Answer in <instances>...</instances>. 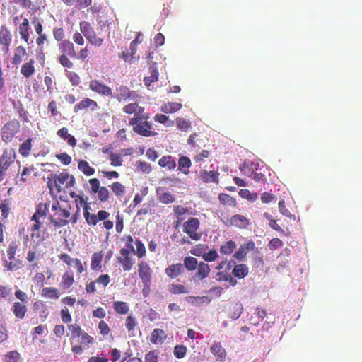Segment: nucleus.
Listing matches in <instances>:
<instances>
[{
    "label": "nucleus",
    "mask_w": 362,
    "mask_h": 362,
    "mask_svg": "<svg viewBox=\"0 0 362 362\" xmlns=\"http://www.w3.org/2000/svg\"><path fill=\"white\" fill-rule=\"evenodd\" d=\"M211 353L218 361L223 362L226 360V351L220 343H214L210 348Z\"/></svg>",
    "instance_id": "5701e85b"
},
{
    "label": "nucleus",
    "mask_w": 362,
    "mask_h": 362,
    "mask_svg": "<svg viewBox=\"0 0 362 362\" xmlns=\"http://www.w3.org/2000/svg\"><path fill=\"white\" fill-rule=\"evenodd\" d=\"M90 209L89 204H85L83 216L89 226H95L99 221H104L110 216V213L105 210H100L97 214H92L89 212Z\"/></svg>",
    "instance_id": "0eeeda50"
},
{
    "label": "nucleus",
    "mask_w": 362,
    "mask_h": 362,
    "mask_svg": "<svg viewBox=\"0 0 362 362\" xmlns=\"http://www.w3.org/2000/svg\"><path fill=\"white\" fill-rule=\"evenodd\" d=\"M135 166L138 171L145 173H149L151 171V167L149 163L146 161L139 160L136 162Z\"/></svg>",
    "instance_id": "6e6d98bb"
},
{
    "label": "nucleus",
    "mask_w": 362,
    "mask_h": 362,
    "mask_svg": "<svg viewBox=\"0 0 362 362\" xmlns=\"http://www.w3.org/2000/svg\"><path fill=\"white\" fill-rule=\"evenodd\" d=\"M18 248V245L16 241H12L8 245V247L6 250L7 257L9 260H13L15 258L16 252Z\"/></svg>",
    "instance_id": "e2e57ef3"
},
{
    "label": "nucleus",
    "mask_w": 362,
    "mask_h": 362,
    "mask_svg": "<svg viewBox=\"0 0 362 362\" xmlns=\"http://www.w3.org/2000/svg\"><path fill=\"white\" fill-rule=\"evenodd\" d=\"M138 274L144 287H149L151 283L152 271L149 264L145 261L138 264Z\"/></svg>",
    "instance_id": "1a4fd4ad"
},
{
    "label": "nucleus",
    "mask_w": 362,
    "mask_h": 362,
    "mask_svg": "<svg viewBox=\"0 0 362 362\" xmlns=\"http://www.w3.org/2000/svg\"><path fill=\"white\" fill-rule=\"evenodd\" d=\"M35 62L34 59H30L28 62H25L22 65L21 68V73L24 77L28 78L35 73Z\"/></svg>",
    "instance_id": "bb28decb"
},
{
    "label": "nucleus",
    "mask_w": 362,
    "mask_h": 362,
    "mask_svg": "<svg viewBox=\"0 0 362 362\" xmlns=\"http://www.w3.org/2000/svg\"><path fill=\"white\" fill-rule=\"evenodd\" d=\"M158 197L160 202L168 204L174 202L175 197L169 192H158Z\"/></svg>",
    "instance_id": "8fccbe9b"
},
{
    "label": "nucleus",
    "mask_w": 362,
    "mask_h": 362,
    "mask_svg": "<svg viewBox=\"0 0 362 362\" xmlns=\"http://www.w3.org/2000/svg\"><path fill=\"white\" fill-rule=\"evenodd\" d=\"M79 337H81L80 344L84 348L88 347L94 341V339L86 332H83Z\"/></svg>",
    "instance_id": "5fc2aeb1"
},
{
    "label": "nucleus",
    "mask_w": 362,
    "mask_h": 362,
    "mask_svg": "<svg viewBox=\"0 0 362 362\" xmlns=\"http://www.w3.org/2000/svg\"><path fill=\"white\" fill-rule=\"evenodd\" d=\"M52 180L58 192L62 190V186L64 185L66 188H71L74 186L76 181L73 175H70L68 171L64 170L59 174H52Z\"/></svg>",
    "instance_id": "7ed1b4c3"
},
{
    "label": "nucleus",
    "mask_w": 362,
    "mask_h": 362,
    "mask_svg": "<svg viewBox=\"0 0 362 362\" xmlns=\"http://www.w3.org/2000/svg\"><path fill=\"white\" fill-rule=\"evenodd\" d=\"M183 272L184 267L181 263L173 264L165 269V274L172 279L180 276Z\"/></svg>",
    "instance_id": "a211bd4d"
},
{
    "label": "nucleus",
    "mask_w": 362,
    "mask_h": 362,
    "mask_svg": "<svg viewBox=\"0 0 362 362\" xmlns=\"http://www.w3.org/2000/svg\"><path fill=\"white\" fill-rule=\"evenodd\" d=\"M89 88L95 93L103 96H112V92L110 87L103 82L93 79L89 82Z\"/></svg>",
    "instance_id": "9d476101"
},
{
    "label": "nucleus",
    "mask_w": 362,
    "mask_h": 362,
    "mask_svg": "<svg viewBox=\"0 0 362 362\" xmlns=\"http://www.w3.org/2000/svg\"><path fill=\"white\" fill-rule=\"evenodd\" d=\"M24 303L15 302L12 307V311L15 317L18 319L22 320L25 317L27 313V307L23 304Z\"/></svg>",
    "instance_id": "cd10ccee"
},
{
    "label": "nucleus",
    "mask_w": 362,
    "mask_h": 362,
    "mask_svg": "<svg viewBox=\"0 0 362 362\" xmlns=\"http://www.w3.org/2000/svg\"><path fill=\"white\" fill-rule=\"evenodd\" d=\"M154 120L160 124H165L167 127H171L173 125V121H169L168 117L163 114H156L154 116Z\"/></svg>",
    "instance_id": "680f3d73"
},
{
    "label": "nucleus",
    "mask_w": 362,
    "mask_h": 362,
    "mask_svg": "<svg viewBox=\"0 0 362 362\" xmlns=\"http://www.w3.org/2000/svg\"><path fill=\"white\" fill-rule=\"evenodd\" d=\"M11 203V199H5L0 202V211L2 218L6 219L8 218Z\"/></svg>",
    "instance_id": "a19ab883"
},
{
    "label": "nucleus",
    "mask_w": 362,
    "mask_h": 362,
    "mask_svg": "<svg viewBox=\"0 0 362 362\" xmlns=\"http://www.w3.org/2000/svg\"><path fill=\"white\" fill-rule=\"evenodd\" d=\"M235 248L236 243L233 240H230L227 241L224 245L221 246L220 252L222 255H230Z\"/></svg>",
    "instance_id": "49530a36"
},
{
    "label": "nucleus",
    "mask_w": 362,
    "mask_h": 362,
    "mask_svg": "<svg viewBox=\"0 0 362 362\" xmlns=\"http://www.w3.org/2000/svg\"><path fill=\"white\" fill-rule=\"evenodd\" d=\"M41 296L45 298L58 299L60 296V293L56 288L45 287L42 289Z\"/></svg>",
    "instance_id": "f704fd0d"
},
{
    "label": "nucleus",
    "mask_w": 362,
    "mask_h": 362,
    "mask_svg": "<svg viewBox=\"0 0 362 362\" xmlns=\"http://www.w3.org/2000/svg\"><path fill=\"white\" fill-rule=\"evenodd\" d=\"M86 38L88 40V42L95 46L100 47L103 43V39L101 37H98L96 36L95 32L93 30L90 32V34L86 37Z\"/></svg>",
    "instance_id": "603ef678"
},
{
    "label": "nucleus",
    "mask_w": 362,
    "mask_h": 362,
    "mask_svg": "<svg viewBox=\"0 0 362 362\" xmlns=\"http://www.w3.org/2000/svg\"><path fill=\"white\" fill-rule=\"evenodd\" d=\"M26 54L27 52L23 46L19 45L16 47L14 49V54L11 59L12 64L16 66L20 64Z\"/></svg>",
    "instance_id": "b1692460"
},
{
    "label": "nucleus",
    "mask_w": 362,
    "mask_h": 362,
    "mask_svg": "<svg viewBox=\"0 0 362 362\" xmlns=\"http://www.w3.org/2000/svg\"><path fill=\"white\" fill-rule=\"evenodd\" d=\"M150 71L151 76L148 77H145L144 79L145 85L147 86H150L151 83L157 81L158 79V73L156 71V69L153 67H151Z\"/></svg>",
    "instance_id": "4d7b16f0"
},
{
    "label": "nucleus",
    "mask_w": 362,
    "mask_h": 362,
    "mask_svg": "<svg viewBox=\"0 0 362 362\" xmlns=\"http://www.w3.org/2000/svg\"><path fill=\"white\" fill-rule=\"evenodd\" d=\"M239 195L242 198H245L248 201H250V202H255L258 197V195L257 193H252L248 189H240L239 192Z\"/></svg>",
    "instance_id": "052dcab7"
},
{
    "label": "nucleus",
    "mask_w": 362,
    "mask_h": 362,
    "mask_svg": "<svg viewBox=\"0 0 362 362\" xmlns=\"http://www.w3.org/2000/svg\"><path fill=\"white\" fill-rule=\"evenodd\" d=\"M54 214L49 216V219L55 228L64 227L69 224L68 218L71 216L69 209L62 208L58 200H55L51 206Z\"/></svg>",
    "instance_id": "f03ea898"
},
{
    "label": "nucleus",
    "mask_w": 362,
    "mask_h": 362,
    "mask_svg": "<svg viewBox=\"0 0 362 362\" xmlns=\"http://www.w3.org/2000/svg\"><path fill=\"white\" fill-rule=\"evenodd\" d=\"M249 268L245 264H235L232 270V274L238 279H243L248 275Z\"/></svg>",
    "instance_id": "393cba45"
},
{
    "label": "nucleus",
    "mask_w": 362,
    "mask_h": 362,
    "mask_svg": "<svg viewBox=\"0 0 362 362\" xmlns=\"http://www.w3.org/2000/svg\"><path fill=\"white\" fill-rule=\"evenodd\" d=\"M166 338L165 332L161 329L156 328L153 329L151 336V341L155 344H161Z\"/></svg>",
    "instance_id": "72a5a7b5"
},
{
    "label": "nucleus",
    "mask_w": 362,
    "mask_h": 362,
    "mask_svg": "<svg viewBox=\"0 0 362 362\" xmlns=\"http://www.w3.org/2000/svg\"><path fill=\"white\" fill-rule=\"evenodd\" d=\"M20 354L16 351H11L5 355L6 362H19Z\"/></svg>",
    "instance_id": "774afa93"
},
{
    "label": "nucleus",
    "mask_w": 362,
    "mask_h": 362,
    "mask_svg": "<svg viewBox=\"0 0 362 362\" xmlns=\"http://www.w3.org/2000/svg\"><path fill=\"white\" fill-rule=\"evenodd\" d=\"M243 308L241 303H236L232 305L230 310V316L233 320L238 319L242 314Z\"/></svg>",
    "instance_id": "3c124183"
},
{
    "label": "nucleus",
    "mask_w": 362,
    "mask_h": 362,
    "mask_svg": "<svg viewBox=\"0 0 362 362\" xmlns=\"http://www.w3.org/2000/svg\"><path fill=\"white\" fill-rule=\"evenodd\" d=\"M117 90L118 93L115 98L119 102L134 100L139 97L136 91L131 90L127 86L121 85Z\"/></svg>",
    "instance_id": "9b49d317"
},
{
    "label": "nucleus",
    "mask_w": 362,
    "mask_h": 362,
    "mask_svg": "<svg viewBox=\"0 0 362 362\" xmlns=\"http://www.w3.org/2000/svg\"><path fill=\"white\" fill-rule=\"evenodd\" d=\"M97 194L98 199L100 202H105L110 198V192L106 187L102 186Z\"/></svg>",
    "instance_id": "13d9d810"
},
{
    "label": "nucleus",
    "mask_w": 362,
    "mask_h": 362,
    "mask_svg": "<svg viewBox=\"0 0 362 362\" xmlns=\"http://www.w3.org/2000/svg\"><path fill=\"white\" fill-rule=\"evenodd\" d=\"M120 256L117 257L118 262L122 264L124 271H130L134 264V259L130 256V252L126 248L119 251Z\"/></svg>",
    "instance_id": "f8f14e48"
},
{
    "label": "nucleus",
    "mask_w": 362,
    "mask_h": 362,
    "mask_svg": "<svg viewBox=\"0 0 362 362\" xmlns=\"http://www.w3.org/2000/svg\"><path fill=\"white\" fill-rule=\"evenodd\" d=\"M110 165L114 167L121 166L122 165L123 159L121 155L114 153L112 151L110 152Z\"/></svg>",
    "instance_id": "864d4df0"
},
{
    "label": "nucleus",
    "mask_w": 362,
    "mask_h": 362,
    "mask_svg": "<svg viewBox=\"0 0 362 362\" xmlns=\"http://www.w3.org/2000/svg\"><path fill=\"white\" fill-rule=\"evenodd\" d=\"M67 327L68 329L71 332V343H73V341L76 338L79 337L82 334L83 331L82 330L81 326L77 323L69 324Z\"/></svg>",
    "instance_id": "4c0bfd02"
},
{
    "label": "nucleus",
    "mask_w": 362,
    "mask_h": 362,
    "mask_svg": "<svg viewBox=\"0 0 362 362\" xmlns=\"http://www.w3.org/2000/svg\"><path fill=\"white\" fill-rule=\"evenodd\" d=\"M57 135L64 140H67V143L70 146L74 147L76 146V139L74 136L69 134L68 129L66 127L59 129L57 132Z\"/></svg>",
    "instance_id": "a878e982"
},
{
    "label": "nucleus",
    "mask_w": 362,
    "mask_h": 362,
    "mask_svg": "<svg viewBox=\"0 0 362 362\" xmlns=\"http://www.w3.org/2000/svg\"><path fill=\"white\" fill-rule=\"evenodd\" d=\"M113 308L118 314L125 315L128 313L129 308L126 302L115 301L113 303Z\"/></svg>",
    "instance_id": "a18cd8bd"
},
{
    "label": "nucleus",
    "mask_w": 362,
    "mask_h": 362,
    "mask_svg": "<svg viewBox=\"0 0 362 362\" xmlns=\"http://www.w3.org/2000/svg\"><path fill=\"white\" fill-rule=\"evenodd\" d=\"M150 115L148 112L139 117H132L129 119V124L133 127V131L138 135L144 137L155 136L158 133L154 130L153 124L148 122Z\"/></svg>",
    "instance_id": "f257e3e1"
},
{
    "label": "nucleus",
    "mask_w": 362,
    "mask_h": 362,
    "mask_svg": "<svg viewBox=\"0 0 362 362\" xmlns=\"http://www.w3.org/2000/svg\"><path fill=\"white\" fill-rule=\"evenodd\" d=\"M145 109L137 103H130L122 107V111L127 115L134 114L133 117H139L145 114Z\"/></svg>",
    "instance_id": "dca6fc26"
},
{
    "label": "nucleus",
    "mask_w": 362,
    "mask_h": 362,
    "mask_svg": "<svg viewBox=\"0 0 362 362\" xmlns=\"http://www.w3.org/2000/svg\"><path fill=\"white\" fill-rule=\"evenodd\" d=\"M177 128L183 132H187L191 129V123L182 118L177 117L176 119Z\"/></svg>",
    "instance_id": "bf43d9fd"
},
{
    "label": "nucleus",
    "mask_w": 362,
    "mask_h": 362,
    "mask_svg": "<svg viewBox=\"0 0 362 362\" xmlns=\"http://www.w3.org/2000/svg\"><path fill=\"white\" fill-rule=\"evenodd\" d=\"M103 257V253L102 251L94 252L91 257L90 261V269L93 271H100L102 268L101 262Z\"/></svg>",
    "instance_id": "c85d7f7f"
},
{
    "label": "nucleus",
    "mask_w": 362,
    "mask_h": 362,
    "mask_svg": "<svg viewBox=\"0 0 362 362\" xmlns=\"http://www.w3.org/2000/svg\"><path fill=\"white\" fill-rule=\"evenodd\" d=\"M59 49L62 54L68 55L71 57H76V53L74 49V46L69 40H63L59 45Z\"/></svg>",
    "instance_id": "412c9836"
},
{
    "label": "nucleus",
    "mask_w": 362,
    "mask_h": 362,
    "mask_svg": "<svg viewBox=\"0 0 362 362\" xmlns=\"http://www.w3.org/2000/svg\"><path fill=\"white\" fill-rule=\"evenodd\" d=\"M187 300L191 304L199 306L204 304H209L211 302V298L208 296H188Z\"/></svg>",
    "instance_id": "58836bf2"
},
{
    "label": "nucleus",
    "mask_w": 362,
    "mask_h": 362,
    "mask_svg": "<svg viewBox=\"0 0 362 362\" xmlns=\"http://www.w3.org/2000/svg\"><path fill=\"white\" fill-rule=\"evenodd\" d=\"M219 173L215 170L207 171L203 170L200 171L199 178L204 183L217 182L218 180Z\"/></svg>",
    "instance_id": "6ab92c4d"
},
{
    "label": "nucleus",
    "mask_w": 362,
    "mask_h": 362,
    "mask_svg": "<svg viewBox=\"0 0 362 362\" xmlns=\"http://www.w3.org/2000/svg\"><path fill=\"white\" fill-rule=\"evenodd\" d=\"M49 206L50 202L38 204L36 206L35 212L31 216L30 220L34 221V223H41L40 218L41 217L45 218L47 215Z\"/></svg>",
    "instance_id": "2eb2a0df"
},
{
    "label": "nucleus",
    "mask_w": 362,
    "mask_h": 362,
    "mask_svg": "<svg viewBox=\"0 0 362 362\" xmlns=\"http://www.w3.org/2000/svg\"><path fill=\"white\" fill-rule=\"evenodd\" d=\"M29 30V21L28 18H24L18 27V30L21 39H23L28 44L30 38Z\"/></svg>",
    "instance_id": "7c9ffc66"
},
{
    "label": "nucleus",
    "mask_w": 362,
    "mask_h": 362,
    "mask_svg": "<svg viewBox=\"0 0 362 362\" xmlns=\"http://www.w3.org/2000/svg\"><path fill=\"white\" fill-rule=\"evenodd\" d=\"M170 293L174 295H179L189 293V290L182 284H172L168 287Z\"/></svg>",
    "instance_id": "37998d69"
},
{
    "label": "nucleus",
    "mask_w": 362,
    "mask_h": 362,
    "mask_svg": "<svg viewBox=\"0 0 362 362\" xmlns=\"http://www.w3.org/2000/svg\"><path fill=\"white\" fill-rule=\"evenodd\" d=\"M89 107L92 110H94L98 107V103L96 101L90 98H86L74 106V111L77 112L80 110H86Z\"/></svg>",
    "instance_id": "aec40b11"
},
{
    "label": "nucleus",
    "mask_w": 362,
    "mask_h": 362,
    "mask_svg": "<svg viewBox=\"0 0 362 362\" xmlns=\"http://www.w3.org/2000/svg\"><path fill=\"white\" fill-rule=\"evenodd\" d=\"M42 223H34L30 228V242L33 247H38L46 239L45 232L42 230Z\"/></svg>",
    "instance_id": "6e6552de"
},
{
    "label": "nucleus",
    "mask_w": 362,
    "mask_h": 362,
    "mask_svg": "<svg viewBox=\"0 0 362 362\" xmlns=\"http://www.w3.org/2000/svg\"><path fill=\"white\" fill-rule=\"evenodd\" d=\"M74 283V277L73 272L66 271L64 273L62 277V281L60 283L61 287L64 289H69Z\"/></svg>",
    "instance_id": "2f4dec72"
},
{
    "label": "nucleus",
    "mask_w": 362,
    "mask_h": 362,
    "mask_svg": "<svg viewBox=\"0 0 362 362\" xmlns=\"http://www.w3.org/2000/svg\"><path fill=\"white\" fill-rule=\"evenodd\" d=\"M158 165L162 168H166L169 170H172L176 167V161L172 156H163L159 159Z\"/></svg>",
    "instance_id": "c756f323"
},
{
    "label": "nucleus",
    "mask_w": 362,
    "mask_h": 362,
    "mask_svg": "<svg viewBox=\"0 0 362 362\" xmlns=\"http://www.w3.org/2000/svg\"><path fill=\"white\" fill-rule=\"evenodd\" d=\"M191 165L192 162L189 157L182 156L179 158L178 170L185 175H187L189 173V168Z\"/></svg>",
    "instance_id": "473e14b6"
},
{
    "label": "nucleus",
    "mask_w": 362,
    "mask_h": 362,
    "mask_svg": "<svg viewBox=\"0 0 362 362\" xmlns=\"http://www.w3.org/2000/svg\"><path fill=\"white\" fill-rule=\"evenodd\" d=\"M11 41L12 35L10 30L6 25H1L0 28V44L2 45V50L5 53L8 52Z\"/></svg>",
    "instance_id": "ddd939ff"
},
{
    "label": "nucleus",
    "mask_w": 362,
    "mask_h": 362,
    "mask_svg": "<svg viewBox=\"0 0 362 362\" xmlns=\"http://www.w3.org/2000/svg\"><path fill=\"white\" fill-rule=\"evenodd\" d=\"M20 122L17 119L8 121L1 128V139L5 143L11 141L15 135L20 131Z\"/></svg>",
    "instance_id": "39448f33"
},
{
    "label": "nucleus",
    "mask_w": 362,
    "mask_h": 362,
    "mask_svg": "<svg viewBox=\"0 0 362 362\" xmlns=\"http://www.w3.org/2000/svg\"><path fill=\"white\" fill-rule=\"evenodd\" d=\"M182 104L177 102H170L161 106V111L165 114L174 113L182 108Z\"/></svg>",
    "instance_id": "c9c22d12"
},
{
    "label": "nucleus",
    "mask_w": 362,
    "mask_h": 362,
    "mask_svg": "<svg viewBox=\"0 0 362 362\" xmlns=\"http://www.w3.org/2000/svg\"><path fill=\"white\" fill-rule=\"evenodd\" d=\"M31 142L32 139L29 138L20 145L18 151L22 156L26 157L29 155L32 147Z\"/></svg>",
    "instance_id": "09e8293b"
},
{
    "label": "nucleus",
    "mask_w": 362,
    "mask_h": 362,
    "mask_svg": "<svg viewBox=\"0 0 362 362\" xmlns=\"http://www.w3.org/2000/svg\"><path fill=\"white\" fill-rule=\"evenodd\" d=\"M90 185V192L91 194H96L101 187L100 181L98 178H91L88 180Z\"/></svg>",
    "instance_id": "0e129e2a"
},
{
    "label": "nucleus",
    "mask_w": 362,
    "mask_h": 362,
    "mask_svg": "<svg viewBox=\"0 0 362 362\" xmlns=\"http://www.w3.org/2000/svg\"><path fill=\"white\" fill-rule=\"evenodd\" d=\"M112 193L117 197H120L125 194L126 187L121 182L116 181L110 185Z\"/></svg>",
    "instance_id": "79ce46f5"
},
{
    "label": "nucleus",
    "mask_w": 362,
    "mask_h": 362,
    "mask_svg": "<svg viewBox=\"0 0 362 362\" xmlns=\"http://www.w3.org/2000/svg\"><path fill=\"white\" fill-rule=\"evenodd\" d=\"M135 245L136 246V251L135 253L136 254L139 258L143 257L146 255V248L144 244L139 240L136 239Z\"/></svg>",
    "instance_id": "338daca9"
},
{
    "label": "nucleus",
    "mask_w": 362,
    "mask_h": 362,
    "mask_svg": "<svg viewBox=\"0 0 362 362\" xmlns=\"http://www.w3.org/2000/svg\"><path fill=\"white\" fill-rule=\"evenodd\" d=\"M184 266L188 271H194L199 263L197 258L193 257H186L184 260Z\"/></svg>",
    "instance_id": "de8ad7c7"
},
{
    "label": "nucleus",
    "mask_w": 362,
    "mask_h": 362,
    "mask_svg": "<svg viewBox=\"0 0 362 362\" xmlns=\"http://www.w3.org/2000/svg\"><path fill=\"white\" fill-rule=\"evenodd\" d=\"M197 272L194 276V279L202 281L205 278L208 277L210 274V268L208 264L201 262L197 266Z\"/></svg>",
    "instance_id": "4be33fe9"
},
{
    "label": "nucleus",
    "mask_w": 362,
    "mask_h": 362,
    "mask_svg": "<svg viewBox=\"0 0 362 362\" xmlns=\"http://www.w3.org/2000/svg\"><path fill=\"white\" fill-rule=\"evenodd\" d=\"M227 223L230 226H233L238 228H247V227L250 224L249 220L243 215L235 214L230 217V219L227 221Z\"/></svg>",
    "instance_id": "f3484780"
},
{
    "label": "nucleus",
    "mask_w": 362,
    "mask_h": 362,
    "mask_svg": "<svg viewBox=\"0 0 362 362\" xmlns=\"http://www.w3.org/2000/svg\"><path fill=\"white\" fill-rule=\"evenodd\" d=\"M218 200L220 203L224 206H228L232 207L237 206V202L235 199L228 194L221 193L218 195Z\"/></svg>",
    "instance_id": "ea45409f"
},
{
    "label": "nucleus",
    "mask_w": 362,
    "mask_h": 362,
    "mask_svg": "<svg viewBox=\"0 0 362 362\" xmlns=\"http://www.w3.org/2000/svg\"><path fill=\"white\" fill-rule=\"evenodd\" d=\"M16 158V152L14 149H6L0 156V182L6 177V171L11 164L13 163Z\"/></svg>",
    "instance_id": "20e7f679"
},
{
    "label": "nucleus",
    "mask_w": 362,
    "mask_h": 362,
    "mask_svg": "<svg viewBox=\"0 0 362 362\" xmlns=\"http://www.w3.org/2000/svg\"><path fill=\"white\" fill-rule=\"evenodd\" d=\"M255 248V244L254 241L249 240L248 242L241 245L238 250L235 252L233 257L238 261H243L247 254Z\"/></svg>",
    "instance_id": "4468645a"
},
{
    "label": "nucleus",
    "mask_w": 362,
    "mask_h": 362,
    "mask_svg": "<svg viewBox=\"0 0 362 362\" xmlns=\"http://www.w3.org/2000/svg\"><path fill=\"white\" fill-rule=\"evenodd\" d=\"M4 266L7 271L12 272L22 269L23 267V263L21 259L14 258L13 260H4Z\"/></svg>",
    "instance_id": "e433bc0d"
},
{
    "label": "nucleus",
    "mask_w": 362,
    "mask_h": 362,
    "mask_svg": "<svg viewBox=\"0 0 362 362\" xmlns=\"http://www.w3.org/2000/svg\"><path fill=\"white\" fill-rule=\"evenodd\" d=\"M200 226V221L197 218H190L183 223V232L189 235L191 240L194 241L200 240L202 233L197 230Z\"/></svg>",
    "instance_id": "423d86ee"
},
{
    "label": "nucleus",
    "mask_w": 362,
    "mask_h": 362,
    "mask_svg": "<svg viewBox=\"0 0 362 362\" xmlns=\"http://www.w3.org/2000/svg\"><path fill=\"white\" fill-rule=\"evenodd\" d=\"M78 168L87 176H90L95 173V169L90 167L86 160H80L78 163Z\"/></svg>",
    "instance_id": "c03bdc74"
},
{
    "label": "nucleus",
    "mask_w": 362,
    "mask_h": 362,
    "mask_svg": "<svg viewBox=\"0 0 362 362\" xmlns=\"http://www.w3.org/2000/svg\"><path fill=\"white\" fill-rule=\"evenodd\" d=\"M187 352V347L184 345H176L174 348L173 354L178 358H182Z\"/></svg>",
    "instance_id": "69168bd1"
}]
</instances>
